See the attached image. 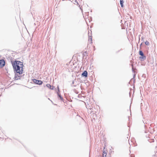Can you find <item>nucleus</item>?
<instances>
[{
    "instance_id": "5",
    "label": "nucleus",
    "mask_w": 157,
    "mask_h": 157,
    "mask_svg": "<svg viewBox=\"0 0 157 157\" xmlns=\"http://www.w3.org/2000/svg\"><path fill=\"white\" fill-rule=\"evenodd\" d=\"M136 77V75L134 74L133 75V78H132L130 80V82H129V83L130 85H132L133 84L134 85L133 88H135V86L134 85V83L135 82V78Z\"/></svg>"
},
{
    "instance_id": "3",
    "label": "nucleus",
    "mask_w": 157,
    "mask_h": 157,
    "mask_svg": "<svg viewBox=\"0 0 157 157\" xmlns=\"http://www.w3.org/2000/svg\"><path fill=\"white\" fill-rule=\"evenodd\" d=\"M139 54L141 56L139 57V59L141 61L144 60L146 59V57L144 56L143 52L142 50H140L139 51Z\"/></svg>"
},
{
    "instance_id": "7",
    "label": "nucleus",
    "mask_w": 157,
    "mask_h": 157,
    "mask_svg": "<svg viewBox=\"0 0 157 157\" xmlns=\"http://www.w3.org/2000/svg\"><path fill=\"white\" fill-rule=\"evenodd\" d=\"M88 72L86 71H84L81 74L82 77L86 78L87 77Z\"/></svg>"
},
{
    "instance_id": "11",
    "label": "nucleus",
    "mask_w": 157,
    "mask_h": 157,
    "mask_svg": "<svg viewBox=\"0 0 157 157\" xmlns=\"http://www.w3.org/2000/svg\"><path fill=\"white\" fill-rule=\"evenodd\" d=\"M88 40V45H91L92 44V40Z\"/></svg>"
},
{
    "instance_id": "25",
    "label": "nucleus",
    "mask_w": 157,
    "mask_h": 157,
    "mask_svg": "<svg viewBox=\"0 0 157 157\" xmlns=\"http://www.w3.org/2000/svg\"><path fill=\"white\" fill-rule=\"evenodd\" d=\"M93 119H95V118H94H94H93Z\"/></svg>"
},
{
    "instance_id": "14",
    "label": "nucleus",
    "mask_w": 157,
    "mask_h": 157,
    "mask_svg": "<svg viewBox=\"0 0 157 157\" xmlns=\"http://www.w3.org/2000/svg\"><path fill=\"white\" fill-rule=\"evenodd\" d=\"M145 44L147 45H148L149 44V42L147 41H145Z\"/></svg>"
},
{
    "instance_id": "23",
    "label": "nucleus",
    "mask_w": 157,
    "mask_h": 157,
    "mask_svg": "<svg viewBox=\"0 0 157 157\" xmlns=\"http://www.w3.org/2000/svg\"><path fill=\"white\" fill-rule=\"evenodd\" d=\"M129 94L130 96V95H131V92H129Z\"/></svg>"
},
{
    "instance_id": "4",
    "label": "nucleus",
    "mask_w": 157,
    "mask_h": 157,
    "mask_svg": "<svg viewBox=\"0 0 157 157\" xmlns=\"http://www.w3.org/2000/svg\"><path fill=\"white\" fill-rule=\"evenodd\" d=\"M32 80L34 83L37 85H41L43 83V82L40 80H37L34 78Z\"/></svg>"
},
{
    "instance_id": "21",
    "label": "nucleus",
    "mask_w": 157,
    "mask_h": 157,
    "mask_svg": "<svg viewBox=\"0 0 157 157\" xmlns=\"http://www.w3.org/2000/svg\"><path fill=\"white\" fill-rule=\"evenodd\" d=\"M76 86V84H75L73 86H74V87H75Z\"/></svg>"
},
{
    "instance_id": "13",
    "label": "nucleus",
    "mask_w": 157,
    "mask_h": 157,
    "mask_svg": "<svg viewBox=\"0 0 157 157\" xmlns=\"http://www.w3.org/2000/svg\"><path fill=\"white\" fill-rule=\"evenodd\" d=\"M141 38L142 39H144V36H141V35L139 36V39H140V38Z\"/></svg>"
},
{
    "instance_id": "24",
    "label": "nucleus",
    "mask_w": 157,
    "mask_h": 157,
    "mask_svg": "<svg viewBox=\"0 0 157 157\" xmlns=\"http://www.w3.org/2000/svg\"><path fill=\"white\" fill-rule=\"evenodd\" d=\"M85 53H86V52H85Z\"/></svg>"
},
{
    "instance_id": "18",
    "label": "nucleus",
    "mask_w": 157,
    "mask_h": 157,
    "mask_svg": "<svg viewBox=\"0 0 157 157\" xmlns=\"http://www.w3.org/2000/svg\"><path fill=\"white\" fill-rule=\"evenodd\" d=\"M88 39H90V40L92 39V36H90L89 37V38Z\"/></svg>"
},
{
    "instance_id": "10",
    "label": "nucleus",
    "mask_w": 157,
    "mask_h": 157,
    "mask_svg": "<svg viewBox=\"0 0 157 157\" xmlns=\"http://www.w3.org/2000/svg\"><path fill=\"white\" fill-rule=\"evenodd\" d=\"M131 65L132 66V71L133 73H135V71L134 70V65H133V64H131Z\"/></svg>"
},
{
    "instance_id": "17",
    "label": "nucleus",
    "mask_w": 157,
    "mask_h": 157,
    "mask_svg": "<svg viewBox=\"0 0 157 157\" xmlns=\"http://www.w3.org/2000/svg\"><path fill=\"white\" fill-rule=\"evenodd\" d=\"M85 55L84 54L83 55V57H82L83 59H86V57L85 58Z\"/></svg>"
},
{
    "instance_id": "15",
    "label": "nucleus",
    "mask_w": 157,
    "mask_h": 157,
    "mask_svg": "<svg viewBox=\"0 0 157 157\" xmlns=\"http://www.w3.org/2000/svg\"><path fill=\"white\" fill-rule=\"evenodd\" d=\"M57 90H58V91L57 92V93H58L60 92V90L59 89V87L58 86H57Z\"/></svg>"
},
{
    "instance_id": "16",
    "label": "nucleus",
    "mask_w": 157,
    "mask_h": 157,
    "mask_svg": "<svg viewBox=\"0 0 157 157\" xmlns=\"http://www.w3.org/2000/svg\"><path fill=\"white\" fill-rule=\"evenodd\" d=\"M103 155H106L107 152L105 151H103Z\"/></svg>"
},
{
    "instance_id": "2",
    "label": "nucleus",
    "mask_w": 157,
    "mask_h": 157,
    "mask_svg": "<svg viewBox=\"0 0 157 157\" xmlns=\"http://www.w3.org/2000/svg\"><path fill=\"white\" fill-rule=\"evenodd\" d=\"M90 110H88V113H90L91 114V116H92L93 114V115L92 117H96V113L97 112V110L95 108H89Z\"/></svg>"
},
{
    "instance_id": "27",
    "label": "nucleus",
    "mask_w": 157,
    "mask_h": 157,
    "mask_svg": "<svg viewBox=\"0 0 157 157\" xmlns=\"http://www.w3.org/2000/svg\"><path fill=\"white\" fill-rule=\"evenodd\" d=\"M130 62L131 63H132V61H130Z\"/></svg>"
},
{
    "instance_id": "8",
    "label": "nucleus",
    "mask_w": 157,
    "mask_h": 157,
    "mask_svg": "<svg viewBox=\"0 0 157 157\" xmlns=\"http://www.w3.org/2000/svg\"><path fill=\"white\" fill-rule=\"evenodd\" d=\"M58 95V98L61 101H64V100L63 98L62 97L60 93H57Z\"/></svg>"
},
{
    "instance_id": "26",
    "label": "nucleus",
    "mask_w": 157,
    "mask_h": 157,
    "mask_svg": "<svg viewBox=\"0 0 157 157\" xmlns=\"http://www.w3.org/2000/svg\"><path fill=\"white\" fill-rule=\"evenodd\" d=\"M142 44V43H141V44H140V45H141Z\"/></svg>"
},
{
    "instance_id": "19",
    "label": "nucleus",
    "mask_w": 157,
    "mask_h": 157,
    "mask_svg": "<svg viewBox=\"0 0 157 157\" xmlns=\"http://www.w3.org/2000/svg\"><path fill=\"white\" fill-rule=\"evenodd\" d=\"M75 81L74 80H73V81H72V84L71 85H72V84H75Z\"/></svg>"
},
{
    "instance_id": "6",
    "label": "nucleus",
    "mask_w": 157,
    "mask_h": 157,
    "mask_svg": "<svg viewBox=\"0 0 157 157\" xmlns=\"http://www.w3.org/2000/svg\"><path fill=\"white\" fill-rule=\"evenodd\" d=\"M6 64L5 60L3 59L0 60V67L2 68L4 67Z\"/></svg>"
},
{
    "instance_id": "22",
    "label": "nucleus",
    "mask_w": 157,
    "mask_h": 157,
    "mask_svg": "<svg viewBox=\"0 0 157 157\" xmlns=\"http://www.w3.org/2000/svg\"><path fill=\"white\" fill-rule=\"evenodd\" d=\"M106 155H103V157H106Z\"/></svg>"
},
{
    "instance_id": "20",
    "label": "nucleus",
    "mask_w": 157,
    "mask_h": 157,
    "mask_svg": "<svg viewBox=\"0 0 157 157\" xmlns=\"http://www.w3.org/2000/svg\"><path fill=\"white\" fill-rule=\"evenodd\" d=\"M69 101H70V102H72V100H71V99H70L69 100Z\"/></svg>"
},
{
    "instance_id": "28",
    "label": "nucleus",
    "mask_w": 157,
    "mask_h": 157,
    "mask_svg": "<svg viewBox=\"0 0 157 157\" xmlns=\"http://www.w3.org/2000/svg\"><path fill=\"white\" fill-rule=\"evenodd\" d=\"M1 57V56L0 55V57Z\"/></svg>"
},
{
    "instance_id": "1",
    "label": "nucleus",
    "mask_w": 157,
    "mask_h": 157,
    "mask_svg": "<svg viewBox=\"0 0 157 157\" xmlns=\"http://www.w3.org/2000/svg\"><path fill=\"white\" fill-rule=\"evenodd\" d=\"M11 62L15 73L14 80L21 79L22 76L21 75L23 73L24 69L23 62L16 60L11 61Z\"/></svg>"
},
{
    "instance_id": "12",
    "label": "nucleus",
    "mask_w": 157,
    "mask_h": 157,
    "mask_svg": "<svg viewBox=\"0 0 157 157\" xmlns=\"http://www.w3.org/2000/svg\"><path fill=\"white\" fill-rule=\"evenodd\" d=\"M124 2L123 0H120V4L122 7H123V3Z\"/></svg>"
},
{
    "instance_id": "9",
    "label": "nucleus",
    "mask_w": 157,
    "mask_h": 157,
    "mask_svg": "<svg viewBox=\"0 0 157 157\" xmlns=\"http://www.w3.org/2000/svg\"><path fill=\"white\" fill-rule=\"evenodd\" d=\"M46 86L48 87V88H49V89H51V90H53V89L54 88V87L53 86H52L49 84H47L46 85Z\"/></svg>"
}]
</instances>
